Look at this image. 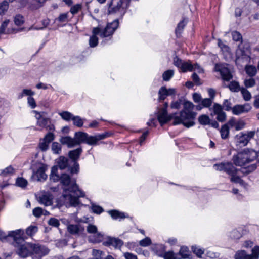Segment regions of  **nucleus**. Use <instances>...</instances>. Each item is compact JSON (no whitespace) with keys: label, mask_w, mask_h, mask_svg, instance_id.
Segmentation results:
<instances>
[{"label":"nucleus","mask_w":259,"mask_h":259,"mask_svg":"<svg viewBox=\"0 0 259 259\" xmlns=\"http://www.w3.org/2000/svg\"><path fill=\"white\" fill-rule=\"evenodd\" d=\"M246 253L245 250H238L234 255L235 259H243Z\"/></svg>","instance_id":"62"},{"label":"nucleus","mask_w":259,"mask_h":259,"mask_svg":"<svg viewBox=\"0 0 259 259\" xmlns=\"http://www.w3.org/2000/svg\"><path fill=\"white\" fill-rule=\"evenodd\" d=\"M174 75V71L172 70H168L164 71L162 74L163 80L168 81Z\"/></svg>","instance_id":"39"},{"label":"nucleus","mask_w":259,"mask_h":259,"mask_svg":"<svg viewBox=\"0 0 259 259\" xmlns=\"http://www.w3.org/2000/svg\"><path fill=\"white\" fill-rule=\"evenodd\" d=\"M76 180H72L69 175L66 174H62L60 176V183L64 186L70 187Z\"/></svg>","instance_id":"17"},{"label":"nucleus","mask_w":259,"mask_h":259,"mask_svg":"<svg viewBox=\"0 0 259 259\" xmlns=\"http://www.w3.org/2000/svg\"><path fill=\"white\" fill-rule=\"evenodd\" d=\"M245 71L246 74L251 77L254 76L257 72L256 67L251 65H247L245 67Z\"/></svg>","instance_id":"27"},{"label":"nucleus","mask_w":259,"mask_h":259,"mask_svg":"<svg viewBox=\"0 0 259 259\" xmlns=\"http://www.w3.org/2000/svg\"><path fill=\"white\" fill-rule=\"evenodd\" d=\"M158 100L159 101H163L166 97L168 96L167 89L165 87L163 86L160 88L158 91Z\"/></svg>","instance_id":"28"},{"label":"nucleus","mask_w":259,"mask_h":259,"mask_svg":"<svg viewBox=\"0 0 259 259\" xmlns=\"http://www.w3.org/2000/svg\"><path fill=\"white\" fill-rule=\"evenodd\" d=\"M223 108L226 111H229L231 110L232 111V103L227 99L224 101L222 105Z\"/></svg>","instance_id":"51"},{"label":"nucleus","mask_w":259,"mask_h":259,"mask_svg":"<svg viewBox=\"0 0 259 259\" xmlns=\"http://www.w3.org/2000/svg\"><path fill=\"white\" fill-rule=\"evenodd\" d=\"M93 255L96 259H105V253L104 252L97 249H93L92 252Z\"/></svg>","instance_id":"41"},{"label":"nucleus","mask_w":259,"mask_h":259,"mask_svg":"<svg viewBox=\"0 0 259 259\" xmlns=\"http://www.w3.org/2000/svg\"><path fill=\"white\" fill-rule=\"evenodd\" d=\"M187 23V20L184 18L183 19V20H182L178 23L177 28H176L175 30L176 35L177 37H179L181 36V34L185 26H186Z\"/></svg>","instance_id":"23"},{"label":"nucleus","mask_w":259,"mask_h":259,"mask_svg":"<svg viewBox=\"0 0 259 259\" xmlns=\"http://www.w3.org/2000/svg\"><path fill=\"white\" fill-rule=\"evenodd\" d=\"M177 255L180 259H190L192 258L191 253L187 246H182L179 253H177Z\"/></svg>","instance_id":"15"},{"label":"nucleus","mask_w":259,"mask_h":259,"mask_svg":"<svg viewBox=\"0 0 259 259\" xmlns=\"http://www.w3.org/2000/svg\"><path fill=\"white\" fill-rule=\"evenodd\" d=\"M82 152L81 148H78L75 150L69 152L68 155L73 162L77 161Z\"/></svg>","instance_id":"21"},{"label":"nucleus","mask_w":259,"mask_h":259,"mask_svg":"<svg viewBox=\"0 0 259 259\" xmlns=\"http://www.w3.org/2000/svg\"><path fill=\"white\" fill-rule=\"evenodd\" d=\"M231 35L234 41L242 42V36L240 32L233 31L231 32Z\"/></svg>","instance_id":"46"},{"label":"nucleus","mask_w":259,"mask_h":259,"mask_svg":"<svg viewBox=\"0 0 259 259\" xmlns=\"http://www.w3.org/2000/svg\"><path fill=\"white\" fill-rule=\"evenodd\" d=\"M198 121L201 125H206L210 124L211 120L206 115H201L198 118Z\"/></svg>","instance_id":"35"},{"label":"nucleus","mask_w":259,"mask_h":259,"mask_svg":"<svg viewBox=\"0 0 259 259\" xmlns=\"http://www.w3.org/2000/svg\"><path fill=\"white\" fill-rule=\"evenodd\" d=\"M162 256L164 259H180L178 257L177 253H175L172 251L165 252Z\"/></svg>","instance_id":"40"},{"label":"nucleus","mask_w":259,"mask_h":259,"mask_svg":"<svg viewBox=\"0 0 259 259\" xmlns=\"http://www.w3.org/2000/svg\"><path fill=\"white\" fill-rule=\"evenodd\" d=\"M192 78L195 84L197 85H200L202 84L200 79L196 73H193L192 75Z\"/></svg>","instance_id":"63"},{"label":"nucleus","mask_w":259,"mask_h":259,"mask_svg":"<svg viewBox=\"0 0 259 259\" xmlns=\"http://www.w3.org/2000/svg\"><path fill=\"white\" fill-rule=\"evenodd\" d=\"M52 150L54 154H59L61 151V146L58 142H53L51 146Z\"/></svg>","instance_id":"44"},{"label":"nucleus","mask_w":259,"mask_h":259,"mask_svg":"<svg viewBox=\"0 0 259 259\" xmlns=\"http://www.w3.org/2000/svg\"><path fill=\"white\" fill-rule=\"evenodd\" d=\"M258 156L257 153L253 149H244L234 155L232 160L236 166H244L255 160Z\"/></svg>","instance_id":"2"},{"label":"nucleus","mask_w":259,"mask_h":259,"mask_svg":"<svg viewBox=\"0 0 259 259\" xmlns=\"http://www.w3.org/2000/svg\"><path fill=\"white\" fill-rule=\"evenodd\" d=\"M213 167L216 170L224 171L230 176L237 174L238 172V169L234 167L231 162H221L215 164Z\"/></svg>","instance_id":"6"},{"label":"nucleus","mask_w":259,"mask_h":259,"mask_svg":"<svg viewBox=\"0 0 259 259\" xmlns=\"http://www.w3.org/2000/svg\"><path fill=\"white\" fill-rule=\"evenodd\" d=\"M91 208H92V211L94 213H96L97 214H101L104 211V209L102 207H101L99 205H96L95 204H92L91 206Z\"/></svg>","instance_id":"54"},{"label":"nucleus","mask_w":259,"mask_h":259,"mask_svg":"<svg viewBox=\"0 0 259 259\" xmlns=\"http://www.w3.org/2000/svg\"><path fill=\"white\" fill-rule=\"evenodd\" d=\"M38 228L37 226L30 225L27 227L25 232V235L27 237L32 238L35 234L38 232Z\"/></svg>","instance_id":"22"},{"label":"nucleus","mask_w":259,"mask_h":259,"mask_svg":"<svg viewBox=\"0 0 259 259\" xmlns=\"http://www.w3.org/2000/svg\"><path fill=\"white\" fill-rule=\"evenodd\" d=\"M58 165L61 169H64L68 166V159L63 156H60L58 160Z\"/></svg>","instance_id":"26"},{"label":"nucleus","mask_w":259,"mask_h":259,"mask_svg":"<svg viewBox=\"0 0 259 259\" xmlns=\"http://www.w3.org/2000/svg\"><path fill=\"white\" fill-rule=\"evenodd\" d=\"M53 196L49 193H47L39 196V202L46 206H51L53 204Z\"/></svg>","instance_id":"14"},{"label":"nucleus","mask_w":259,"mask_h":259,"mask_svg":"<svg viewBox=\"0 0 259 259\" xmlns=\"http://www.w3.org/2000/svg\"><path fill=\"white\" fill-rule=\"evenodd\" d=\"M119 26L118 19H115L110 23H108L104 28H101L99 27L93 29V33L98 34L101 38L105 41L111 40L113 34Z\"/></svg>","instance_id":"4"},{"label":"nucleus","mask_w":259,"mask_h":259,"mask_svg":"<svg viewBox=\"0 0 259 259\" xmlns=\"http://www.w3.org/2000/svg\"><path fill=\"white\" fill-rule=\"evenodd\" d=\"M184 109L180 112V116H176L174 118L173 125H176L182 124L187 128L195 125L194 120L196 113L193 111V104L189 101H184L183 103Z\"/></svg>","instance_id":"1"},{"label":"nucleus","mask_w":259,"mask_h":259,"mask_svg":"<svg viewBox=\"0 0 259 259\" xmlns=\"http://www.w3.org/2000/svg\"><path fill=\"white\" fill-rule=\"evenodd\" d=\"M59 115L62 119L66 121H70L72 120L74 115L68 111H63L59 113Z\"/></svg>","instance_id":"31"},{"label":"nucleus","mask_w":259,"mask_h":259,"mask_svg":"<svg viewBox=\"0 0 259 259\" xmlns=\"http://www.w3.org/2000/svg\"><path fill=\"white\" fill-rule=\"evenodd\" d=\"M60 142L62 144L67 145L68 148L76 146L75 138L69 136L62 137L60 139Z\"/></svg>","instance_id":"16"},{"label":"nucleus","mask_w":259,"mask_h":259,"mask_svg":"<svg viewBox=\"0 0 259 259\" xmlns=\"http://www.w3.org/2000/svg\"><path fill=\"white\" fill-rule=\"evenodd\" d=\"M57 171V169L53 167L51 169V174L50 175V179L54 182H58V181H60V177L56 174Z\"/></svg>","instance_id":"38"},{"label":"nucleus","mask_w":259,"mask_h":259,"mask_svg":"<svg viewBox=\"0 0 259 259\" xmlns=\"http://www.w3.org/2000/svg\"><path fill=\"white\" fill-rule=\"evenodd\" d=\"M9 236L13 238V244L15 247L18 244L23 243L27 239V237L25 235L24 230L21 229L9 231Z\"/></svg>","instance_id":"5"},{"label":"nucleus","mask_w":259,"mask_h":259,"mask_svg":"<svg viewBox=\"0 0 259 259\" xmlns=\"http://www.w3.org/2000/svg\"><path fill=\"white\" fill-rule=\"evenodd\" d=\"M254 259H258L259 257V246H256L252 249V254Z\"/></svg>","instance_id":"64"},{"label":"nucleus","mask_w":259,"mask_h":259,"mask_svg":"<svg viewBox=\"0 0 259 259\" xmlns=\"http://www.w3.org/2000/svg\"><path fill=\"white\" fill-rule=\"evenodd\" d=\"M73 165L69 167V170L71 174H77L79 170V165L77 161L73 162Z\"/></svg>","instance_id":"52"},{"label":"nucleus","mask_w":259,"mask_h":259,"mask_svg":"<svg viewBox=\"0 0 259 259\" xmlns=\"http://www.w3.org/2000/svg\"><path fill=\"white\" fill-rule=\"evenodd\" d=\"M103 244L105 246H112L117 248H120L123 245V242L121 240L118 238L109 237Z\"/></svg>","instance_id":"12"},{"label":"nucleus","mask_w":259,"mask_h":259,"mask_svg":"<svg viewBox=\"0 0 259 259\" xmlns=\"http://www.w3.org/2000/svg\"><path fill=\"white\" fill-rule=\"evenodd\" d=\"M108 213L114 220H117L118 219H124L126 217L124 213L120 212L116 210H109L108 211Z\"/></svg>","instance_id":"25"},{"label":"nucleus","mask_w":259,"mask_h":259,"mask_svg":"<svg viewBox=\"0 0 259 259\" xmlns=\"http://www.w3.org/2000/svg\"><path fill=\"white\" fill-rule=\"evenodd\" d=\"M49 145V144L42 139V141L39 142L38 147L41 151L45 152L48 149Z\"/></svg>","instance_id":"55"},{"label":"nucleus","mask_w":259,"mask_h":259,"mask_svg":"<svg viewBox=\"0 0 259 259\" xmlns=\"http://www.w3.org/2000/svg\"><path fill=\"white\" fill-rule=\"evenodd\" d=\"M14 22L18 26L21 25L24 23V18L21 15H17L14 18Z\"/></svg>","instance_id":"60"},{"label":"nucleus","mask_w":259,"mask_h":259,"mask_svg":"<svg viewBox=\"0 0 259 259\" xmlns=\"http://www.w3.org/2000/svg\"><path fill=\"white\" fill-rule=\"evenodd\" d=\"M181 69L183 72H186L187 71H193L194 67L191 63L188 62H184Z\"/></svg>","instance_id":"42"},{"label":"nucleus","mask_w":259,"mask_h":259,"mask_svg":"<svg viewBox=\"0 0 259 259\" xmlns=\"http://www.w3.org/2000/svg\"><path fill=\"white\" fill-rule=\"evenodd\" d=\"M236 175L237 174H234L233 176H231V182L235 183H239L240 184H242L243 183V180H242L239 176H237Z\"/></svg>","instance_id":"58"},{"label":"nucleus","mask_w":259,"mask_h":259,"mask_svg":"<svg viewBox=\"0 0 259 259\" xmlns=\"http://www.w3.org/2000/svg\"><path fill=\"white\" fill-rule=\"evenodd\" d=\"M212 103V100L209 98H205L203 99L199 106L197 107V109H201L202 108H208L209 107Z\"/></svg>","instance_id":"30"},{"label":"nucleus","mask_w":259,"mask_h":259,"mask_svg":"<svg viewBox=\"0 0 259 259\" xmlns=\"http://www.w3.org/2000/svg\"><path fill=\"white\" fill-rule=\"evenodd\" d=\"M31 243H25L20 244L16 246V252L19 256L26 258L32 255Z\"/></svg>","instance_id":"9"},{"label":"nucleus","mask_w":259,"mask_h":259,"mask_svg":"<svg viewBox=\"0 0 259 259\" xmlns=\"http://www.w3.org/2000/svg\"><path fill=\"white\" fill-rule=\"evenodd\" d=\"M8 6V2L7 1H4L0 3V15L4 14V13L7 11Z\"/></svg>","instance_id":"53"},{"label":"nucleus","mask_w":259,"mask_h":259,"mask_svg":"<svg viewBox=\"0 0 259 259\" xmlns=\"http://www.w3.org/2000/svg\"><path fill=\"white\" fill-rule=\"evenodd\" d=\"M68 232L72 235L77 234L79 232V228L77 225L70 224L67 227Z\"/></svg>","instance_id":"37"},{"label":"nucleus","mask_w":259,"mask_h":259,"mask_svg":"<svg viewBox=\"0 0 259 259\" xmlns=\"http://www.w3.org/2000/svg\"><path fill=\"white\" fill-rule=\"evenodd\" d=\"M240 91L242 95L243 98L245 101H248L251 99V95L247 89L244 88H242Z\"/></svg>","instance_id":"43"},{"label":"nucleus","mask_w":259,"mask_h":259,"mask_svg":"<svg viewBox=\"0 0 259 259\" xmlns=\"http://www.w3.org/2000/svg\"><path fill=\"white\" fill-rule=\"evenodd\" d=\"M48 224L54 227H58L60 224L57 219L51 218L48 221Z\"/></svg>","instance_id":"56"},{"label":"nucleus","mask_w":259,"mask_h":259,"mask_svg":"<svg viewBox=\"0 0 259 259\" xmlns=\"http://www.w3.org/2000/svg\"><path fill=\"white\" fill-rule=\"evenodd\" d=\"M170 119L167 115V111L166 108H161L157 115V119L159 123L163 125L167 122Z\"/></svg>","instance_id":"13"},{"label":"nucleus","mask_w":259,"mask_h":259,"mask_svg":"<svg viewBox=\"0 0 259 259\" xmlns=\"http://www.w3.org/2000/svg\"><path fill=\"white\" fill-rule=\"evenodd\" d=\"M223 107L222 106H221L220 104H218V103H214L213 104V107L211 108H209V110L211 111V110H212L213 111V113H211V115H217L219 113H220L223 111Z\"/></svg>","instance_id":"34"},{"label":"nucleus","mask_w":259,"mask_h":259,"mask_svg":"<svg viewBox=\"0 0 259 259\" xmlns=\"http://www.w3.org/2000/svg\"><path fill=\"white\" fill-rule=\"evenodd\" d=\"M34 94V92L29 89H24L22 92L19 95L18 98H22L24 95L31 96Z\"/></svg>","instance_id":"59"},{"label":"nucleus","mask_w":259,"mask_h":259,"mask_svg":"<svg viewBox=\"0 0 259 259\" xmlns=\"http://www.w3.org/2000/svg\"><path fill=\"white\" fill-rule=\"evenodd\" d=\"M214 71L220 72L221 78L224 81H230L233 78V75L230 69L224 65L215 64Z\"/></svg>","instance_id":"7"},{"label":"nucleus","mask_w":259,"mask_h":259,"mask_svg":"<svg viewBox=\"0 0 259 259\" xmlns=\"http://www.w3.org/2000/svg\"><path fill=\"white\" fill-rule=\"evenodd\" d=\"M32 255L35 256L38 259H41L43 256L47 255L50 249L44 245L39 243H31Z\"/></svg>","instance_id":"8"},{"label":"nucleus","mask_w":259,"mask_h":259,"mask_svg":"<svg viewBox=\"0 0 259 259\" xmlns=\"http://www.w3.org/2000/svg\"><path fill=\"white\" fill-rule=\"evenodd\" d=\"M245 86L246 88H251L255 84V81L253 78H251L248 79H245L244 81Z\"/></svg>","instance_id":"61"},{"label":"nucleus","mask_w":259,"mask_h":259,"mask_svg":"<svg viewBox=\"0 0 259 259\" xmlns=\"http://www.w3.org/2000/svg\"><path fill=\"white\" fill-rule=\"evenodd\" d=\"M152 243L151 240L149 237H146L139 242V245L142 247H147Z\"/></svg>","instance_id":"47"},{"label":"nucleus","mask_w":259,"mask_h":259,"mask_svg":"<svg viewBox=\"0 0 259 259\" xmlns=\"http://www.w3.org/2000/svg\"><path fill=\"white\" fill-rule=\"evenodd\" d=\"M45 171L46 168L43 166L40 167L37 169L36 172V176L38 181H41L46 180L47 175L45 174Z\"/></svg>","instance_id":"24"},{"label":"nucleus","mask_w":259,"mask_h":259,"mask_svg":"<svg viewBox=\"0 0 259 259\" xmlns=\"http://www.w3.org/2000/svg\"><path fill=\"white\" fill-rule=\"evenodd\" d=\"M236 138V145L239 147H243L246 146L248 143V138L244 135V134L241 133L240 135H237Z\"/></svg>","instance_id":"20"},{"label":"nucleus","mask_w":259,"mask_h":259,"mask_svg":"<svg viewBox=\"0 0 259 259\" xmlns=\"http://www.w3.org/2000/svg\"><path fill=\"white\" fill-rule=\"evenodd\" d=\"M54 207L60 208L63 205L67 206V193L63 191V194L56 199Z\"/></svg>","instance_id":"19"},{"label":"nucleus","mask_w":259,"mask_h":259,"mask_svg":"<svg viewBox=\"0 0 259 259\" xmlns=\"http://www.w3.org/2000/svg\"><path fill=\"white\" fill-rule=\"evenodd\" d=\"M88 134L82 132H76L74 135V138L76 145H80L82 143H85L88 138Z\"/></svg>","instance_id":"18"},{"label":"nucleus","mask_w":259,"mask_h":259,"mask_svg":"<svg viewBox=\"0 0 259 259\" xmlns=\"http://www.w3.org/2000/svg\"><path fill=\"white\" fill-rule=\"evenodd\" d=\"M220 133L221 138L223 139H226L228 137L229 134V127L228 126V124H224L221 127Z\"/></svg>","instance_id":"32"},{"label":"nucleus","mask_w":259,"mask_h":259,"mask_svg":"<svg viewBox=\"0 0 259 259\" xmlns=\"http://www.w3.org/2000/svg\"><path fill=\"white\" fill-rule=\"evenodd\" d=\"M192 250L198 257H201V255L204 253V250L201 248H199L196 246H192Z\"/></svg>","instance_id":"57"},{"label":"nucleus","mask_w":259,"mask_h":259,"mask_svg":"<svg viewBox=\"0 0 259 259\" xmlns=\"http://www.w3.org/2000/svg\"><path fill=\"white\" fill-rule=\"evenodd\" d=\"M228 87L233 92H238L241 90L239 82L236 81H231Z\"/></svg>","instance_id":"29"},{"label":"nucleus","mask_w":259,"mask_h":259,"mask_svg":"<svg viewBox=\"0 0 259 259\" xmlns=\"http://www.w3.org/2000/svg\"><path fill=\"white\" fill-rule=\"evenodd\" d=\"M51 122V119L50 118L44 117L40 119V120L37 121L36 124L37 126L42 128H45L49 123H50Z\"/></svg>","instance_id":"33"},{"label":"nucleus","mask_w":259,"mask_h":259,"mask_svg":"<svg viewBox=\"0 0 259 259\" xmlns=\"http://www.w3.org/2000/svg\"><path fill=\"white\" fill-rule=\"evenodd\" d=\"M64 192L67 193V206H77L80 203L79 198L85 196L75 182L69 188H64Z\"/></svg>","instance_id":"3"},{"label":"nucleus","mask_w":259,"mask_h":259,"mask_svg":"<svg viewBox=\"0 0 259 259\" xmlns=\"http://www.w3.org/2000/svg\"><path fill=\"white\" fill-rule=\"evenodd\" d=\"M251 108L249 103H245L243 105L237 104L233 107L232 113L236 115L246 113L248 112L251 109Z\"/></svg>","instance_id":"10"},{"label":"nucleus","mask_w":259,"mask_h":259,"mask_svg":"<svg viewBox=\"0 0 259 259\" xmlns=\"http://www.w3.org/2000/svg\"><path fill=\"white\" fill-rule=\"evenodd\" d=\"M14 171V168L11 166H9L2 171L1 175L6 177L9 174H13Z\"/></svg>","instance_id":"50"},{"label":"nucleus","mask_w":259,"mask_h":259,"mask_svg":"<svg viewBox=\"0 0 259 259\" xmlns=\"http://www.w3.org/2000/svg\"><path fill=\"white\" fill-rule=\"evenodd\" d=\"M98 34H94L90 37L89 40V44L91 47L94 48L98 44V37L97 36Z\"/></svg>","instance_id":"48"},{"label":"nucleus","mask_w":259,"mask_h":259,"mask_svg":"<svg viewBox=\"0 0 259 259\" xmlns=\"http://www.w3.org/2000/svg\"><path fill=\"white\" fill-rule=\"evenodd\" d=\"M17 186L21 188H25L27 186L28 182L26 179L23 178H18L16 181Z\"/></svg>","instance_id":"45"},{"label":"nucleus","mask_w":259,"mask_h":259,"mask_svg":"<svg viewBox=\"0 0 259 259\" xmlns=\"http://www.w3.org/2000/svg\"><path fill=\"white\" fill-rule=\"evenodd\" d=\"M108 137H109L108 133L98 134L94 136L88 135L85 143L90 145H95L99 140L104 139Z\"/></svg>","instance_id":"11"},{"label":"nucleus","mask_w":259,"mask_h":259,"mask_svg":"<svg viewBox=\"0 0 259 259\" xmlns=\"http://www.w3.org/2000/svg\"><path fill=\"white\" fill-rule=\"evenodd\" d=\"M54 134L52 132H48L42 139L49 144L54 140Z\"/></svg>","instance_id":"49"},{"label":"nucleus","mask_w":259,"mask_h":259,"mask_svg":"<svg viewBox=\"0 0 259 259\" xmlns=\"http://www.w3.org/2000/svg\"><path fill=\"white\" fill-rule=\"evenodd\" d=\"M83 119H82L79 116L74 115L72 121H73V124L74 126H76L78 127H81L83 125Z\"/></svg>","instance_id":"36"}]
</instances>
